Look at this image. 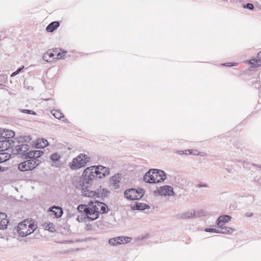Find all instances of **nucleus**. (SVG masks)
<instances>
[{"label": "nucleus", "mask_w": 261, "mask_h": 261, "mask_svg": "<svg viewBox=\"0 0 261 261\" xmlns=\"http://www.w3.org/2000/svg\"><path fill=\"white\" fill-rule=\"evenodd\" d=\"M15 145L12 148V152L14 154L20 155L21 157L25 159V156L28 155V152L30 149L28 143L30 142L32 138L30 136H19L14 138Z\"/></svg>", "instance_id": "1"}, {"label": "nucleus", "mask_w": 261, "mask_h": 261, "mask_svg": "<svg viewBox=\"0 0 261 261\" xmlns=\"http://www.w3.org/2000/svg\"><path fill=\"white\" fill-rule=\"evenodd\" d=\"M90 161V157L84 153H81L74 158L70 163L69 167L72 170H76L85 167Z\"/></svg>", "instance_id": "2"}, {"label": "nucleus", "mask_w": 261, "mask_h": 261, "mask_svg": "<svg viewBox=\"0 0 261 261\" xmlns=\"http://www.w3.org/2000/svg\"><path fill=\"white\" fill-rule=\"evenodd\" d=\"M144 194V190L140 188L128 189L124 192V197L129 200H139L143 197Z\"/></svg>", "instance_id": "3"}, {"label": "nucleus", "mask_w": 261, "mask_h": 261, "mask_svg": "<svg viewBox=\"0 0 261 261\" xmlns=\"http://www.w3.org/2000/svg\"><path fill=\"white\" fill-rule=\"evenodd\" d=\"M94 168L91 166L86 168L83 172V184H89L94 179L97 180L98 177L96 176V172Z\"/></svg>", "instance_id": "4"}, {"label": "nucleus", "mask_w": 261, "mask_h": 261, "mask_svg": "<svg viewBox=\"0 0 261 261\" xmlns=\"http://www.w3.org/2000/svg\"><path fill=\"white\" fill-rule=\"evenodd\" d=\"M154 194L156 195H158L164 196H171L175 195L173 188L171 186L168 185L162 186L159 189H157L154 191Z\"/></svg>", "instance_id": "5"}, {"label": "nucleus", "mask_w": 261, "mask_h": 261, "mask_svg": "<svg viewBox=\"0 0 261 261\" xmlns=\"http://www.w3.org/2000/svg\"><path fill=\"white\" fill-rule=\"evenodd\" d=\"M100 213L98 207H97L96 206L90 207L88 205H87L84 213L87 218L92 221L96 220L99 217Z\"/></svg>", "instance_id": "6"}, {"label": "nucleus", "mask_w": 261, "mask_h": 261, "mask_svg": "<svg viewBox=\"0 0 261 261\" xmlns=\"http://www.w3.org/2000/svg\"><path fill=\"white\" fill-rule=\"evenodd\" d=\"M28 223H29V221L28 220H24L19 223L15 228L18 233L22 237H25L31 234L28 228L27 225Z\"/></svg>", "instance_id": "7"}, {"label": "nucleus", "mask_w": 261, "mask_h": 261, "mask_svg": "<svg viewBox=\"0 0 261 261\" xmlns=\"http://www.w3.org/2000/svg\"><path fill=\"white\" fill-rule=\"evenodd\" d=\"M91 168L96 169V176L98 177V179L104 178L110 174L109 168L102 165L92 166Z\"/></svg>", "instance_id": "8"}, {"label": "nucleus", "mask_w": 261, "mask_h": 261, "mask_svg": "<svg viewBox=\"0 0 261 261\" xmlns=\"http://www.w3.org/2000/svg\"><path fill=\"white\" fill-rule=\"evenodd\" d=\"M15 145L14 138L13 139H6L0 140V152H4L10 148H13Z\"/></svg>", "instance_id": "9"}, {"label": "nucleus", "mask_w": 261, "mask_h": 261, "mask_svg": "<svg viewBox=\"0 0 261 261\" xmlns=\"http://www.w3.org/2000/svg\"><path fill=\"white\" fill-rule=\"evenodd\" d=\"M155 169H149L144 175L143 180L149 184L157 183L155 178Z\"/></svg>", "instance_id": "10"}, {"label": "nucleus", "mask_w": 261, "mask_h": 261, "mask_svg": "<svg viewBox=\"0 0 261 261\" xmlns=\"http://www.w3.org/2000/svg\"><path fill=\"white\" fill-rule=\"evenodd\" d=\"M15 133L14 131L6 128H0V140L15 138Z\"/></svg>", "instance_id": "11"}, {"label": "nucleus", "mask_w": 261, "mask_h": 261, "mask_svg": "<svg viewBox=\"0 0 261 261\" xmlns=\"http://www.w3.org/2000/svg\"><path fill=\"white\" fill-rule=\"evenodd\" d=\"M43 154V151L39 150H31L28 152L27 156H25V159H33L40 160V158Z\"/></svg>", "instance_id": "12"}, {"label": "nucleus", "mask_w": 261, "mask_h": 261, "mask_svg": "<svg viewBox=\"0 0 261 261\" xmlns=\"http://www.w3.org/2000/svg\"><path fill=\"white\" fill-rule=\"evenodd\" d=\"M82 195L85 197H97V192L90 190L88 186H82Z\"/></svg>", "instance_id": "13"}, {"label": "nucleus", "mask_w": 261, "mask_h": 261, "mask_svg": "<svg viewBox=\"0 0 261 261\" xmlns=\"http://www.w3.org/2000/svg\"><path fill=\"white\" fill-rule=\"evenodd\" d=\"M231 217L227 215H224L220 216L216 221V224L218 227L223 226L226 223L230 221Z\"/></svg>", "instance_id": "14"}, {"label": "nucleus", "mask_w": 261, "mask_h": 261, "mask_svg": "<svg viewBox=\"0 0 261 261\" xmlns=\"http://www.w3.org/2000/svg\"><path fill=\"white\" fill-rule=\"evenodd\" d=\"M130 208L133 211H143L149 208V206L144 203L135 202L130 205Z\"/></svg>", "instance_id": "15"}, {"label": "nucleus", "mask_w": 261, "mask_h": 261, "mask_svg": "<svg viewBox=\"0 0 261 261\" xmlns=\"http://www.w3.org/2000/svg\"><path fill=\"white\" fill-rule=\"evenodd\" d=\"M155 178L156 182H161L166 178V173L165 171L155 169Z\"/></svg>", "instance_id": "16"}, {"label": "nucleus", "mask_w": 261, "mask_h": 261, "mask_svg": "<svg viewBox=\"0 0 261 261\" xmlns=\"http://www.w3.org/2000/svg\"><path fill=\"white\" fill-rule=\"evenodd\" d=\"M120 180L121 177L119 174H115L111 177L110 183L112 186L114 187L115 189H117L120 186Z\"/></svg>", "instance_id": "17"}, {"label": "nucleus", "mask_w": 261, "mask_h": 261, "mask_svg": "<svg viewBox=\"0 0 261 261\" xmlns=\"http://www.w3.org/2000/svg\"><path fill=\"white\" fill-rule=\"evenodd\" d=\"M25 160L27 165L29 167H30V170H33L41 163L40 160H37V159H27Z\"/></svg>", "instance_id": "18"}, {"label": "nucleus", "mask_w": 261, "mask_h": 261, "mask_svg": "<svg viewBox=\"0 0 261 261\" xmlns=\"http://www.w3.org/2000/svg\"><path fill=\"white\" fill-rule=\"evenodd\" d=\"M6 215L3 213H0V229H4L7 227L9 220L6 218Z\"/></svg>", "instance_id": "19"}, {"label": "nucleus", "mask_w": 261, "mask_h": 261, "mask_svg": "<svg viewBox=\"0 0 261 261\" xmlns=\"http://www.w3.org/2000/svg\"><path fill=\"white\" fill-rule=\"evenodd\" d=\"M60 26V22L55 21L50 23L46 28V31L49 33H52Z\"/></svg>", "instance_id": "20"}, {"label": "nucleus", "mask_w": 261, "mask_h": 261, "mask_svg": "<svg viewBox=\"0 0 261 261\" xmlns=\"http://www.w3.org/2000/svg\"><path fill=\"white\" fill-rule=\"evenodd\" d=\"M48 145V142L47 140L43 138L38 139L37 143L35 144L36 148H43Z\"/></svg>", "instance_id": "21"}, {"label": "nucleus", "mask_w": 261, "mask_h": 261, "mask_svg": "<svg viewBox=\"0 0 261 261\" xmlns=\"http://www.w3.org/2000/svg\"><path fill=\"white\" fill-rule=\"evenodd\" d=\"M95 203H97V207H100V213H101L102 214L108 213L109 208L107 205H106L105 203L102 202H100L97 200H95Z\"/></svg>", "instance_id": "22"}, {"label": "nucleus", "mask_w": 261, "mask_h": 261, "mask_svg": "<svg viewBox=\"0 0 261 261\" xmlns=\"http://www.w3.org/2000/svg\"><path fill=\"white\" fill-rule=\"evenodd\" d=\"M247 62L251 65L249 68L250 70H251V67H257L261 65V60L260 59L257 60L256 58L252 59L247 61Z\"/></svg>", "instance_id": "23"}, {"label": "nucleus", "mask_w": 261, "mask_h": 261, "mask_svg": "<svg viewBox=\"0 0 261 261\" xmlns=\"http://www.w3.org/2000/svg\"><path fill=\"white\" fill-rule=\"evenodd\" d=\"M120 240V237L111 238L109 240V243L111 246H118L122 244V242Z\"/></svg>", "instance_id": "24"}, {"label": "nucleus", "mask_w": 261, "mask_h": 261, "mask_svg": "<svg viewBox=\"0 0 261 261\" xmlns=\"http://www.w3.org/2000/svg\"><path fill=\"white\" fill-rule=\"evenodd\" d=\"M219 227L220 228L219 229L220 232H221L220 233L231 234L234 231V229L229 227L224 226V225Z\"/></svg>", "instance_id": "25"}, {"label": "nucleus", "mask_w": 261, "mask_h": 261, "mask_svg": "<svg viewBox=\"0 0 261 261\" xmlns=\"http://www.w3.org/2000/svg\"><path fill=\"white\" fill-rule=\"evenodd\" d=\"M178 216L179 218L183 219L194 218V211L191 210L181 215H179Z\"/></svg>", "instance_id": "26"}, {"label": "nucleus", "mask_w": 261, "mask_h": 261, "mask_svg": "<svg viewBox=\"0 0 261 261\" xmlns=\"http://www.w3.org/2000/svg\"><path fill=\"white\" fill-rule=\"evenodd\" d=\"M11 156L10 153L2 152L0 153V164L8 161Z\"/></svg>", "instance_id": "27"}, {"label": "nucleus", "mask_w": 261, "mask_h": 261, "mask_svg": "<svg viewBox=\"0 0 261 261\" xmlns=\"http://www.w3.org/2000/svg\"><path fill=\"white\" fill-rule=\"evenodd\" d=\"M18 168L20 171L22 172L30 170V167H29L25 161L19 163L18 165Z\"/></svg>", "instance_id": "28"}, {"label": "nucleus", "mask_w": 261, "mask_h": 261, "mask_svg": "<svg viewBox=\"0 0 261 261\" xmlns=\"http://www.w3.org/2000/svg\"><path fill=\"white\" fill-rule=\"evenodd\" d=\"M254 197L252 195H249L243 198V201L246 205H248L254 202Z\"/></svg>", "instance_id": "29"}, {"label": "nucleus", "mask_w": 261, "mask_h": 261, "mask_svg": "<svg viewBox=\"0 0 261 261\" xmlns=\"http://www.w3.org/2000/svg\"><path fill=\"white\" fill-rule=\"evenodd\" d=\"M43 226L45 229L51 232H54L56 231L55 226L53 223H44Z\"/></svg>", "instance_id": "30"}, {"label": "nucleus", "mask_w": 261, "mask_h": 261, "mask_svg": "<svg viewBox=\"0 0 261 261\" xmlns=\"http://www.w3.org/2000/svg\"><path fill=\"white\" fill-rule=\"evenodd\" d=\"M56 210L53 212V214L55 215V217L57 219H59L61 218L63 214V208L59 206L58 208H55Z\"/></svg>", "instance_id": "31"}, {"label": "nucleus", "mask_w": 261, "mask_h": 261, "mask_svg": "<svg viewBox=\"0 0 261 261\" xmlns=\"http://www.w3.org/2000/svg\"><path fill=\"white\" fill-rule=\"evenodd\" d=\"M109 191L106 189H102L97 192V197H106L107 196Z\"/></svg>", "instance_id": "32"}, {"label": "nucleus", "mask_w": 261, "mask_h": 261, "mask_svg": "<svg viewBox=\"0 0 261 261\" xmlns=\"http://www.w3.org/2000/svg\"><path fill=\"white\" fill-rule=\"evenodd\" d=\"M51 113L57 119L60 120L62 118H64V114L59 111L54 110H53Z\"/></svg>", "instance_id": "33"}, {"label": "nucleus", "mask_w": 261, "mask_h": 261, "mask_svg": "<svg viewBox=\"0 0 261 261\" xmlns=\"http://www.w3.org/2000/svg\"><path fill=\"white\" fill-rule=\"evenodd\" d=\"M28 228L29 230V231L31 232V234L33 233L37 228V226L34 224V222H32L31 221H29V223L28 224Z\"/></svg>", "instance_id": "34"}, {"label": "nucleus", "mask_w": 261, "mask_h": 261, "mask_svg": "<svg viewBox=\"0 0 261 261\" xmlns=\"http://www.w3.org/2000/svg\"><path fill=\"white\" fill-rule=\"evenodd\" d=\"M60 155L58 153L55 152L50 155V159L55 163L60 160Z\"/></svg>", "instance_id": "35"}, {"label": "nucleus", "mask_w": 261, "mask_h": 261, "mask_svg": "<svg viewBox=\"0 0 261 261\" xmlns=\"http://www.w3.org/2000/svg\"><path fill=\"white\" fill-rule=\"evenodd\" d=\"M194 218L200 217L205 215V212L203 210H199L197 211H194Z\"/></svg>", "instance_id": "36"}, {"label": "nucleus", "mask_w": 261, "mask_h": 261, "mask_svg": "<svg viewBox=\"0 0 261 261\" xmlns=\"http://www.w3.org/2000/svg\"><path fill=\"white\" fill-rule=\"evenodd\" d=\"M120 240L122 242V244L129 243L132 240V239L128 237L122 236L120 237Z\"/></svg>", "instance_id": "37"}, {"label": "nucleus", "mask_w": 261, "mask_h": 261, "mask_svg": "<svg viewBox=\"0 0 261 261\" xmlns=\"http://www.w3.org/2000/svg\"><path fill=\"white\" fill-rule=\"evenodd\" d=\"M20 111L23 113L28 114H31L33 115H37V113L31 110L28 109H20Z\"/></svg>", "instance_id": "38"}, {"label": "nucleus", "mask_w": 261, "mask_h": 261, "mask_svg": "<svg viewBox=\"0 0 261 261\" xmlns=\"http://www.w3.org/2000/svg\"><path fill=\"white\" fill-rule=\"evenodd\" d=\"M204 231L205 232H213V233H219L221 232H220V229H215V228H206L204 229Z\"/></svg>", "instance_id": "39"}, {"label": "nucleus", "mask_w": 261, "mask_h": 261, "mask_svg": "<svg viewBox=\"0 0 261 261\" xmlns=\"http://www.w3.org/2000/svg\"><path fill=\"white\" fill-rule=\"evenodd\" d=\"M60 50L61 51L58 53L57 54V58L59 59L63 58L67 53L66 51Z\"/></svg>", "instance_id": "40"}, {"label": "nucleus", "mask_w": 261, "mask_h": 261, "mask_svg": "<svg viewBox=\"0 0 261 261\" xmlns=\"http://www.w3.org/2000/svg\"><path fill=\"white\" fill-rule=\"evenodd\" d=\"M237 65H238V63L236 62H228V63H225L222 64V66H227V67H229L236 66Z\"/></svg>", "instance_id": "41"}, {"label": "nucleus", "mask_w": 261, "mask_h": 261, "mask_svg": "<svg viewBox=\"0 0 261 261\" xmlns=\"http://www.w3.org/2000/svg\"><path fill=\"white\" fill-rule=\"evenodd\" d=\"M243 8H245V9H249L250 10H253L254 9V6L251 3H247V4L246 5H244L243 6Z\"/></svg>", "instance_id": "42"}, {"label": "nucleus", "mask_w": 261, "mask_h": 261, "mask_svg": "<svg viewBox=\"0 0 261 261\" xmlns=\"http://www.w3.org/2000/svg\"><path fill=\"white\" fill-rule=\"evenodd\" d=\"M87 206V205L85 204H80V205L78 206L77 210L80 212H83L84 213H85Z\"/></svg>", "instance_id": "43"}, {"label": "nucleus", "mask_w": 261, "mask_h": 261, "mask_svg": "<svg viewBox=\"0 0 261 261\" xmlns=\"http://www.w3.org/2000/svg\"><path fill=\"white\" fill-rule=\"evenodd\" d=\"M185 151L186 152H188V154H194V155L200 154V152H198V151L196 150L188 149V150H186Z\"/></svg>", "instance_id": "44"}, {"label": "nucleus", "mask_w": 261, "mask_h": 261, "mask_svg": "<svg viewBox=\"0 0 261 261\" xmlns=\"http://www.w3.org/2000/svg\"><path fill=\"white\" fill-rule=\"evenodd\" d=\"M175 180L176 182L181 185H182V184L181 182L183 181V179H182L180 176L177 175V176H176L175 178Z\"/></svg>", "instance_id": "45"}, {"label": "nucleus", "mask_w": 261, "mask_h": 261, "mask_svg": "<svg viewBox=\"0 0 261 261\" xmlns=\"http://www.w3.org/2000/svg\"><path fill=\"white\" fill-rule=\"evenodd\" d=\"M196 187L201 188H208L209 186L206 183H199L196 186Z\"/></svg>", "instance_id": "46"}, {"label": "nucleus", "mask_w": 261, "mask_h": 261, "mask_svg": "<svg viewBox=\"0 0 261 261\" xmlns=\"http://www.w3.org/2000/svg\"><path fill=\"white\" fill-rule=\"evenodd\" d=\"M55 56V54L53 52L50 51H47L45 54H44V58H45L46 56H48L49 58H53Z\"/></svg>", "instance_id": "47"}, {"label": "nucleus", "mask_w": 261, "mask_h": 261, "mask_svg": "<svg viewBox=\"0 0 261 261\" xmlns=\"http://www.w3.org/2000/svg\"><path fill=\"white\" fill-rule=\"evenodd\" d=\"M89 206H90V207H92L93 206H96L97 207V203H95V201H90L88 203Z\"/></svg>", "instance_id": "48"}, {"label": "nucleus", "mask_w": 261, "mask_h": 261, "mask_svg": "<svg viewBox=\"0 0 261 261\" xmlns=\"http://www.w3.org/2000/svg\"><path fill=\"white\" fill-rule=\"evenodd\" d=\"M59 208V206L53 205L48 208V212H51L52 213H53V212H54L55 208Z\"/></svg>", "instance_id": "49"}, {"label": "nucleus", "mask_w": 261, "mask_h": 261, "mask_svg": "<svg viewBox=\"0 0 261 261\" xmlns=\"http://www.w3.org/2000/svg\"><path fill=\"white\" fill-rule=\"evenodd\" d=\"M252 84L255 88H257L259 86V81L256 80L252 82Z\"/></svg>", "instance_id": "50"}, {"label": "nucleus", "mask_w": 261, "mask_h": 261, "mask_svg": "<svg viewBox=\"0 0 261 261\" xmlns=\"http://www.w3.org/2000/svg\"><path fill=\"white\" fill-rule=\"evenodd\" d=\"M85 229L88 231L91 230H92V226L90 224H87L85 227Z\"/></svg>", "instance_id": "51"}, {"label": "nucleus", "mask_w": 261, "mask_h": 261, "mask_svg": "<svg viewBox=\"0 0 261 261\" xmlns=\"http://www.w3.org/2000/svg\"><path fill=\"white\" fill-rule=\"evenodd\" d=\"M6 78L5 77V76L4 75H0V81L1 82H5Z\"/></svg>", "instance_id": "52"}, {"label": "nucleus", "mask_w": 261, "mask_h": 261, "mask_svg": "<svg viewBox=\"0 0 261 261\" xmlns=\"http://www.w3.org/2000/svg\"><path fill=\"white\" fill-rule=\"evenodd\" d=\"M177 153L179 154H188V152H186L185 150V151H177Z\"/></svg>", "instance_id": "53"}, {"label": "nucleus", "mask_w": 261, "mask_h": 261, "mask_svg": "<svg viewBox=\"0 0 261 261\" xmlns=\"http://www.w3.org/2000/svg\"><path fill=\"white\" fill-rule=\"evenodd\" d=\"M23 68H24V66H22V67H21L18 68L17 69V70H16V71L18 73H19L20 72H21V70H22Z\"/></svg>", "instance_id": "54"}, {"label": "nucleus", "mask_w": 261, "mask_h": 261, "mask_svg": "<svg viewBox=\"0 0 261 261\" xmlns=\"http://www.w3.org/2000/svg\"><path fill=\"white\" fill-rule=\"evenodd\" d=\"M245 215L247 217H251L253 216V213H247Z\"/></svg>", "instance_id": "55"}, {"label": "nucleus", "mask_w": 261, "mask_h": 261, "mask_svg": "<svg viewBox=\"0 0 261 261\" xmlns=\"http://www.w3.org/2000/svg\"><path fill=\"white\" fill-rule=\"evenodd\" d=\"M77 221L79 222H82L83 221V217L82 216H79L76 219Z\"/></svg>", "instance_id": "56"}, {"label": "nucleus", "mask_w": 261, "mask_h": 261, "mask_svg": "<svg viewBox=\"0 0 261 261\" xmlns=\"http://www.w3.org/2000/svg\"><path fill=\"white\" fill-rule=\"evenodd\" d=\"M48 56H46L45 58H44V55L43 56V59L47 62H48Z\"/></svg>", "instance_id": "57"}, {"label": "nucleus", "mask_w": 261, "mask_h": 261, "mask_svg": "<svg viewBox=\"0 0 261 261\" xmlns=\"http://www.w3.org/2000/svg\"><path fill=\"white\" fill-rule=\"evenodd\" d=\"M5 167L0 166V172L4 171L5 170Z\"/></svg>", "instance_id": "58"}, {"label": "nucleus", "mask_w": 261, "mask_h": 261, "mask_svg": "<svg viewBox=\"0 0 261 261\" xmlns=\"http://www.w3.org/2000/svg\"><path fill=\"white\" fill-rule=\"evenodd\" d=\"M18 73L15 71L14 72H13L12 74H11V76H14L15 75H16L17 74H18Z\"/></svg>", "instance_id": "59"}, {"label": "nucleus", "mask_w": 261, "mask_h": 261, "mask_svg": "<svg viewBox=\"0 0 261 261\" xmlns=\"http://www.w3.org/2000/svg\"><path fill=\"white\" fill-rule=\"evenodd\" d=\"M257 57L261 59V51H259L257 54Z\"/></svg>", "instance_id": "60"}, {"label": "nucleus", "mask_w": 261, "mask_h": 261, "mask_svg": "<svg viewBox=\"0 0 261 261\" xmlns=\"http://www.w3.org/2000/svg\"><path fill=\"white\" fill-rule=\"evenodd\" d=\"M226 170H227L228 172H231V170H230V169L226 168Z\"/></svg>", "instance_id": "61"}, {"label": "nucleus", "mask_w": 261, "mask_h": 261, "mask_svg": "<svg viewBox=\"0 0 261 261\" xmlns=\"http://www.w3.org/2000/svg\"><path fill=\"white\" fill-rule=\"evenodd\" d=\"M63 121H64V122H67V121H68V120H67V119H66V118H65V119L63 120Z\"/></svg>", "instance_id": "62"}, {"label": "nucleus", "mask_w": 261, "mask_h": 261, "mask_svg": "<svg viewBox=\"0 0 261 261\" xmlns=\"http://www.w3.org/2000/svg\"><path fill=\"white\" fill-rule=\"evenodd\" d=\"M95 216H89V217H94Z\"/></svg>", "instance_id": "63"}, {"label": "nucleus", "mask_w": 261, "mask_h": 261, "mask_svg": "<svg viewBox=\"0 0 261 261\" xmlns=\"http://www.w3.org/2000/svg\"><path fill=\"white\" fill-rule=\"evenodd\" d=\"M258 167L261 168V166H258Z\"/></svg>", "instance_id": "64"}]
</instances>
